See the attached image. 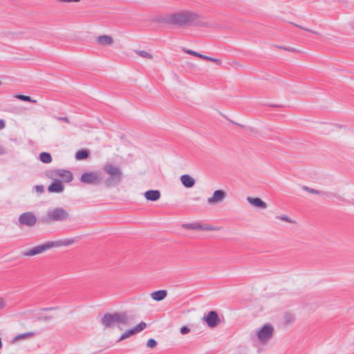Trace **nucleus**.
I'll return each instance as SVG.
<instances>
[{
  "label": "nucleus",
  "mask_w": 354,
  "mask_h": 354,
  "mask_svg": "<svg viewBox=\"0 0 354 354\" xmlns=\"http://www.w3.org/2000/svg\"><path fill=\"white\" fill-rule=\"evenodd\" d=\"M70 219V214L62 207H57L49 209L46 214L39 220L44 224H50L55 222H65Z\"/></svg>",
  "instance_id": "nucleus-5"
},
{
  "label": "nucleus",
  "mask_w": 354,
  "mask_h": 354,
  "mask_svg": "<svg viewBox=\"0 0 354 354\" xmlns=\"http://www.w3.org/2000/svg\"><path fill=\"white\" fill-rule=\"evenodd\" d=\"M227 196V193L223 189H217L213 192L211 197H209L207 202L209 205H216L224 201Z\"/></svg>",
  "instance_id": "nucleus-10"
},
{
  "label": "nucleus",
  "mask_w": 354,
  "mask_h": 354,
  "mask_svg": "<svg viewBox=\"0 0 354 354\" xmlns=\"http://www.w3.org/2000/svg\"><path fill=\"white\" fill-rule=\"evenodd\" d=\"M53 317L50 315H39L37 317V320L39 321H48L51 319Z\"/></svg>",
  "instance_id": "nucleus-33"
},
{
  "label": "nucleus",
  "mask_w": 354,
  "mask_h": 354,
  "mask_svg": "<svg viewBox=\"0 0 354 354\" xmlns=\"http://www.w3.org/2000/svg\"><path fill=\"white\" fill-rule=\"evenodd\" d=\"M135 335L134 334V332L132 328L127 330L126 332H124L120 337V338L119 339V341H122V340H124L132 335Z\"/></svg>",
  "instance_id": "nucleus-27"
},
{
  "label": "nucleus",
  "mask_w": 354,
  "mask_h": 354,
  "mask_svg": "<svg viewBox=\"0 0 354 354\" xmlns=\"http://www.w3.org/2000/svg\"><path fill=\"white\" fill-rule=\"evenodd\" d=\"M167 295V292L165 290H160L158 291H155L151 293V298L157 301H161L164 299Z\"/></svg>",
  "instance_id": "nucleus-17"
},
{
  "label": "nucleus",
  "mask_w": 354,
  "mask_h": 354,
  "mask_svg": "<svg viewBox=\"0 0 354 354\" xmlns=\"http://www.w3.org/2000/svg\"><path fill=\"white\" fill-rule=\"evenodd\" d=\"M40 160L44 163H50L52 161V156L49 153L42 152L39 155Z\"/></svg>",
  "instance_id": "nucleus-19"
},
{
  "label": "nucleus",
  "mask_w": 354,
  "mask_h": 354,
  "mask_svg": "<svg viewBox=\"0 0 354 354\" xmlns=\"http://www.w3.org/2000/svg\"><path fill=\"white\" fill-rule=\"evenodd\" d=\"M102 170L108 176L106 178L103 177L102 182L105 187H112L121 183L123 173L120 167L108 163L103 166Z\"/></svg>",
  "instance_id": "nucleus-4"
},
{
  "label": "nucleus",
  "mask_w": 354,
  "mask_h": 354,
  "mask_svg": "<svg viewBox=\"0 0 354 354\" xmlns=\"http://www.w3.org/2000/svg\"><path fill=\"white\" fill-rule=\"evenodd\" d=\"M18 221L20 225L33 227L36 224L37 219L34 213L27 212L19 215Z\"/></svg>",
  "instance_id": "nucleus-9"
},
{
  "label": "nucleus",
  "mask_w": 354,
  "mask_h": 354,
  "mask_svg": "<svg viewBox=\"0 0 354 354\" xmlns=\"http://www.w3.org/2000/svg\"><path fill=\"white\" fill-rule=\"evenodd\" d=\"M246 200L250 205L261 209H266L268 207L266 203L263 201L259 198H253L251 196H248L247 197Z\"/></svg>",
  "instance_id": "nucleus-12"
},
{
  "label": "nucleus",
  "mask_w": 354,
  "mask_h": 354,
  "mask_svg": "<svg viewBox=\"0 0 354 354\" xmlns=\"http://www.w3.org/2000/svg\"><path fill=\"white\" fill-rule=\"evenodd\" d=\"M147 200L156 201L160 198V192L158 190H148L145 193Z\"/></svg>",
  "instance_id": "nucleus-16"
},
{
  "label": "nucleus",
  "mask_w": 354,
  "mask_h": 354,
  "mask_svg": "<svg viewBox=\"0 0 354 354\" xmlns=\"http://www.w3.org/2000/svg\"><path fill=\"white\" fill-rule=\"evenodd\" d=\"M204 59L207 60V61H210V62H214V63H216L217 64H221V60L216 59V58H214V57H209V56H207V55H205Z\"/></svg>",
  "instance_id": "nucleus-31"
},
{
  "label": "nucleus",
  "mask_w": 354,
  "mask_h": 354,
  "mask_svg": "<svg viewBox=\"0 0 354 354\" xmlns=\"http://www.w3.org/2000/svg\"><path fill=\"white\" fill-rule=\"evenodd\" d=\"M103 175L100 171H92L84 173L81 178L80 181L84 184H89L93 185H99L103 184Z\"/></svg>",
  "instance_id": "nucleus-6"
},
{
  "label": "nucleus",
  "mask_w": 354,
  "mask_h": 354,
  "mask_svg": "<svg viewBox=\"0 0 354 354\" xmlns=\"http://www.w3.org/2000/svg\"><path fill=\"white\" fill-rule=\"evenodd\" d=\"M36 191L37 192H41L43 191V186L42 185H37L36 186Z\"/></svg>",
  "instance_id": "nucleus-41"
},
{
  "label": "nucleus",
  "mask_w": 354,
  "mask_h": 354,
  "mask_svg": "<svg viewBox=\"0 0 354 354\" xmlns=\"http://www.w3.org/2000/svg\"><path fill=\"white\" fill-rule=\"evenodd\" d=\"M201 55H202V54H201V53H197V52H196V57H200V58H201Z\"/></svg>",
  "instance_id": "nucleus-44"
},
{
  "label": "nucleus",
  "mask_w": 354,
  "mask_h": 354,
  "mask_svg": "<svg viewBox=\"0 0 354 354\" xmlns=\"http://www.w3.org/2000/svg\"><path fill=\"white\" fill-rule=\"evenodd\" d=\"M64 190V186L61 180H57L55 183L50 184L48 187V191L50 193H60Z\"/></svg>",
  "instance_id": "nucleus-14"
},
{
  "label": "nucleus",
  "mask_w": 354,
  "mask_h": 354,
  "mask_svg": "<svg viewBox=\"0 0 354 354\" xmlns=\"http://www.w3.org/2000/svg\"><path fill=\"white\" fill-rule=\"evenodd\" d=\"M56 119L57 120L63 121V122H64L66 123H68V124L70 123V120L67 117H56Z\"/></svg>",
  "instance_id": "nucleus-35"
},
{
  "label": "nucleus",
  "mask_w": 354,
  "mask_h": 354,
  "mask_svg": "<svg viewBox=\"0 0 354 354\" xmlns=\"http://www.w3.org/2000/svg\"><path fill=\"white\" fill-rule=\"evenodd\" d=\"M221 230L220 227L212 226L209 224H201V230L216 231Z\"/></svg>",
  "instance_id": "nucleus-25"
},
{
  "label": "nucleus",
  "mask_w": 354,
  "mask_h": 354,
  "mask_svg": "<svg viewBox=\"0 0 354 354\" xmlns=\"http://www.w3.org/2000/svg\"><path fill=\"white\" fill-rule=\"evenodd\" d=\"M6 306V302L3 299H0V310L3 309Z\"/></svg>",
  "instance_id": "nucleus-38"
},
{
  "label": "nucleus",
  "mask_w": 354,
  "mask_h": 354,
  "mask_svg": "<svg viewBox=\"0 0 354 354\" xmlns=\"http://www.w3.org/2000/svg\"><path fill=\"white\" fill-rule=\"evenodd\" d=\"M135 53L143 58H147V59H153V55L147 51L141 50H136Z\"/></svg>",
  "instance_id": "nucleus-23"
},
{
  "label": "nucleus",
  "mask_w": 354,
  "mask_h": 354,
  "mask_svg": "<svg viewBox=\"0 0 354 354\" xmlns=\"http://www.w3.org/2000/svg\"><path fill=\"white\" fill-rule=\"evenodd\" d=\"M101 324L105 328H114L117 326L122 329L121 325L129 324V318L127 312L106 313L102 317Z\"/></svg>",
  "instance_id": "nucleus-3"
},
{
  "label": "nucleus",
  "mask_w": 354,
  "mask_h": 354,
  "mask_svg": "<svg viewBox=\"0 0 354 354\" xmlns=\"http://www.w3.org/2000/svg\"><path fill=\"white\" fill-rule=\"evenodd\" d=\"M77 241V238H70L55 241H48L42 245H37L28 250L24 251L21 254L24 257H32L41 254L47 250L53 248H59L62 246H69L74 244Z\"/></svg>",
  "instance_id": "nucleus-2"
},
{
  "label": "nucleus",
  "mask_w": 354,
  "mask_h": 354,
  "mask_svg": "<svg viewBox=\"0 0 354 354\" xmlns=\"http://www.w3.org/2000/svg\"><path fill=\"white\" fill-rule=\"evenodd\" d=\"M47 176L48 178L57 180V178H61V180L66 183H69L73 180V174L68 170L64 169H53L51 171H48Z\"/></svg>",
  "instance_id": "nucleus-7"
},
{
  "label": "nucleus",
  "mask_w": 354,
  "mask_h": 354,
  "mask_svg": "<svg viewBox=\"0 0 354 354\" xmlns=\"http://www.w3.org/2000/svg\"><path fill=\"white\" fill-rule=\"evenodd\" d=\"M273 327L270 324H266L257 331V337L260 342L266 343L271 337L273 334Z\"/></svg>",
  "instance_id": "nucleus-8"
},
{
  "label": "nucleus",
  "mask_w": 354,
  "mask_h": 354,
  "mask_svg": "<svg viewBox=\"0 0 354 354\" xmlns=\"http://www.w3.org/2000/svg\"><path fill=\"white\" fill-rule=\"evenodd\" d=\"M180 181L182 184L187 188L192 187L195 184L194 178L188 174H184L181 176Z\"/></svg>",
  "instance_id": "nucleus-15"
},
{
  "label": "nucleus",
  "mask_w": 354,
  "mask_h": 354,
  "mask_svg": "<svg viewBox=\"0 0 354 354\" xmlns=\"http://www.w3.org/2000/svg\"><path fill=\"white\" fill-rule=\"evenodd\" d=\"M302 189L310 194H317V195H326V193H324V192H322L319 190H317V189H313L311 187H309L308 186H303L302 187Z\"/></svg>",
  "instance_id": "nucleus-24"
},
{
  "label": "nucleus",
  "mask_w": 354,
  "mask_h": 354,
  "mask_svg": "<svg viewBox=\"0 0 354 354\" xmlns=\"http://www.w3.org/2000/svg\"><path fill=\"white\" fill-rule=\"evenodd\" d=\"M6 127L5 122L3 120H0V129H4Z\"/></svg>",
  "instance_id": "nucleus-40"
},
{
  "label": "nucleus",
  "mask_w": 354,
  "mask_h": 354,
  "mask_svg": "<svg viewBox=\"0 0 354 354\" xmlns=\"http://www.w3.org/2000/svg\"><path fill=\"white\" fill-rule=\"evenodd\" d=\"M205 55H201V58L204 59H205Z\"/></svg>",
  "instance_id": "nucleus-46"
},
{
  "label": "nucleus",
  "mask_w": 354,
  "mask_h": 354,
  "mask_svg": "<svg viewBox=\"0 0 354 354\" xmlns=\"http://www.w3.org/2000/svg\"><path fill=\"white\" fill-rule=\"evenodd\" d=\"M162 21L177 28H189L192 26H205V23L200 20L198 14L189 10H180L166 16Z\"/></svg>",
  "instance_id": "nucleus-1"
},
{
  "label": "nucleus",
  "mask_w": 354,
  "mask_h": 354,
  "mask_svg": "<svg viewBox=\"0 0 354 354\" xmlns=\"http://www.w3.org/2000/svg\"><path fill=\"white\" fill-rule=\"evenodd\" d=\"M183 227L185 229L200 230H201V223H187V224L183 225Z\"/></svg>",
  "instance_id": "nucleus-21"
},
{
  "label": "nucleus",
  "mask_w": 354,
  "mask_h": 354,
  "mask_svg": "<svg viewBox=\"0 0 354 354\" xmlns=\"http://www.w3.org/2000/svg\"><path fill=\"white\" fill-rule=\"evenodd\" d=\"M57 1L59 2L71 3V2H79L80 0H57Z\"/></svg>",
  "instance_id": "nucleus-39"
},
{
  "label": "nucleus",
  "mask_w": 354,
  "mask_h": 354,
  "mask_svg": "<svg viewBox=\"0 0 354 354\" xmlns=\"http://www.w3.org/2000/svg\"><path fill=\"white\" fill-rule=\"evenodd\" d=\"M234 124L239 126V127H243V125L241 124H238V123H236V122H233Z\"/></svg>",
  "instance_id": "nucleus-45"
},
{
  "label": "nucleus",
  "mask_w": 354,
  "mask_h": 354,
  "mask_svg": "<svg viewBox=\"0 0 354 354\" xmlns=\"http://www.w3.org/2000/svg\"><path fill=\"white\" fill-rule=\"evenodd\" d=\"M190 331V329L187 326H183L180 328V333L183 335H186L189 333Z\"/></svg>",
  "instance_id": "nucleus-34"
},
{
  "label": "nucleus",
  "mask_w": 354,
  "mask_h": 354,
  "mask_svg": "<svg viewBox=\"0 0 354 354\" xmlns=\"http://www.w3.org/2000/svg\"><path fill=\"white\" fill-rule=\"evenodd\" d=\"M291 24L294 25L295 26H296V27H297V28H300V29H302V30H306V31H307V32H309L313 33V34H315V35H319V33L318 32L314 31V30H310V29H308V28H304V27H303V26H300V25H299V24H295V23H293V22H291Z\"/></svg>",
  "instance_id": "nucleus-29"
},
{
  "label": "nucleus",
  "mask_w": 354,
  "mask_h": 354,
  "mask_svg": "<svg viewBox=\"0 0 354 354\" xmlns=\"http://www.w3.org/2000/svg\"><path fill=\"white\" fill-rule=\"evenodd\" d=\"M6 153L4 148L0 147V155H3Z\"/></svg>",
  "instance_id": "nucleus-42"
},
{
  "label": "nucleus",
  "mask_w": 354,
  "mask_h": 354,
  "mask_svg": "<svg viewBox=\"0 0 354 354\" xmlns=\"http://www.w3.org/2000/svg\"><path fill=\"white\" fill-rule=\"evenodd\" d=\"M157 345V342L154 339H149L147 342V346L149 348H154Z\"/></svg>",
  "instance_id": "nucleus-30"
},
{
  "label": "nucleus",
  "mask_w": 354,
  "mask_h": 354,
  "mask_svg": "<svg viewBox=\"0 0 354 354\" xmlns=\"http://www.w3.org/2000/svg\"><path fill=\"white\" fill-rule=\"evenodd\" d=\"M32 335V333H24V334L19 335H18V336H17L15 338H16V339L25 338L26 337L31 336Z\"/></svg>",
  "instance_id": "nucleus-36"
},
{
  "label": "nucleus",
  "mask_w": 354,
  "mask_h": 354,
  "mask_svg": "<svg viewBox=\"0 0 354 354\" xmlns=\"http://www.w3.org/2000/svg\"><path fill=\"white\" fill-rule=\"evenodd\" d=\"M295 321V317L293 314L286 313L283 316V324L284 326H290Z\"/></svg>",
  "instance_id": "nucleus-18"
},
{
  "label": "nucleus",
  "mask_w": 354,
  "mask_h": 354,
  "mask_svg": "<svg viewBox=\"0 0 354 354\" xmlns=\"http://www.w3.org/2000/svg\"><path fill=\"white\" fill-rule=\"evenodd\" d=\"M184 51L189 54V55H194V56H196V52L194 51V50H189V49H186V50H184Z\"/></svg>",
  "instance_id": "nucleus-37"
},
{
  "label": "nucleus",
  "mask_w": 354,
  "mask_h": 354,
  "mask_svg": "<svg viewBox=\"0 0 354 354\" xmlns=\"http://www.w3.org/2000/svg\"><path fill=\"white\" fill-rule=\"evenodd\" d=\"M203 319L209 328H214L221 322L218 313L214 310L209 311Z\"/></svg>",
  "instance_id": "nucleus-11"
},
{
  "label": "nucleus",
  "mask_w": 354,
  "mask_h": 354,
  "mask_svg": "<svg viewBox=\"0 0 354 354\" xmlns=\"http://www.w3.org/2000/svg\"><path fill=\"white\" fill-rule=\"evenodd\" d=\"M97 42L103 46H111L113 44V39L109 35H100L96 38Z\"/></svg>",
  "instance_id": "nucleus-13"
},
{
  "label": "nucleus",
  "mask_w": 354,
  "mask_h": 354,
  "mask_svg": "<svg viewBox=\"0 0 354 354\" xmlns=\"http://www.w3.org/2000/svg\"><path fill=\"white\" fill-rule=\"evenodd\" d=\"M146 323L144 322H141L140 323L135 326L133 328H132V329L134 332V334H136L143 330L146 328Z\"/></svg>",
  "instance_id": "nucleus-22"
},
{
  "label": "nucleus",
  "mask_w": 354,
  "mask_h": 354,
  "mask_svg": "<svg viewBox=\"0 0 354 354\" xmlns=\"http://www.w3.org/2000/svg\"><path fill=\"white\" fill-rule=\"evenodd\" d=\"M277 47L280 49H283L284 50L289 51V52H299V50L297 49L292 48V47H286V46H278Z\"/></svg>",
  "instance_id": "nucleus-32"
},
{
  "label": "nucleus",
  "mask_w": 354,
  "mask_h": 354,
  "mask_svg": "<svg viewBox=\"0 0 354 354\" xmlns=\"http://www.w3.org/2000/svg\"><path fill=\"white\" fill-rule=\"evenodd\" d=\"M277 218L280 219L283 221H286V222H288V223H296L295 221L292 220V218H290V217H288L286 215L278 216H277Z\"/></svg>",
  "instance_id": "nucleus-28"
},
{
  "label": "nucleus",
  "mask_w": 354,
  "mask_h": 354,
  "mask_svg": "<svg viewBox=\"0 0 354 354\" xmlns=\"http://www.w3.org/2000/svg\"><path fill=\"white\" fill-rule=\"evenodd\" d=\"M55 309H57L56 307H50V308H45L43 310H55Z\"/></svg>",
  "instance_id": "nucleus-43"
},
{
  "label": "nucleus",
  "mask_w": 354,
  "mask_h": 354,
  "mask_svg": "<svg viewBox=\"0 0 354 354\" xmlns=\"http://www.w3.org/2000/svg\"><path fill=\"white\" fill-rule=\"evenodd\" d=\"M15 97L19 100H21L22 101L30 102H33V103L37 102L36 100H32L30 97H29L28 95H24L19 94V95H15Z\"/></svg>",
  "instance_id": "nucleus-26"
},
{
  "label": "nucleus",
  "mask_w": 354,
  "mask_h": 354,
  "mask_svg": "<svg viewBox=\"0 0 354 354\" xmlns=\"http://www.w3.org/2000/svg\"><path fill=\"white\" fill-rule=\"evenodd\" d=\"M89 156V151L88 150H80L78 151L75 154V158L77 160L86 159Z\"/></svg>",
  "instance_id": "nucleus-20"
},
{
  "label": "nucleus",
  "mask_w": 354,
  "mask_h": 354,
  "mask_svg": "<svg viewBox=\"0 0 354 354\" xmlns=\"http://www.w3.org/2000/svg\"><path fill=\"white\" fill-rule=\"evenodd\" d=\"M1 84V82H0V85Z\"/></svg>",
  "instance_id": "nucleus-47"
}]
</instances>
